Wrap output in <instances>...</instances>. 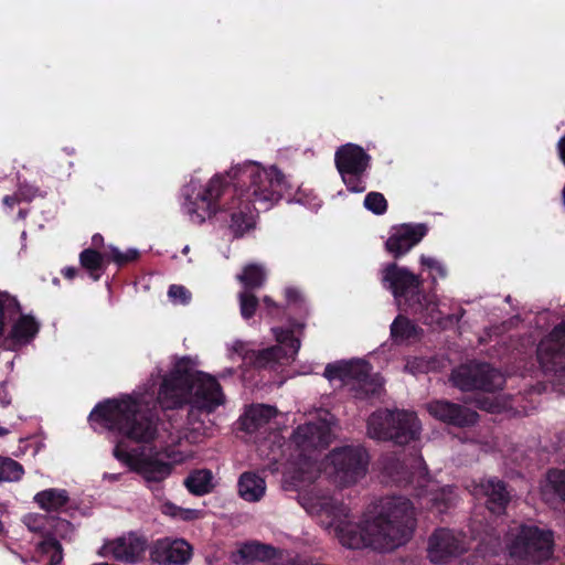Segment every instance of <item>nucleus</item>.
Wrapping results in <instances>:
<instances>
[{"instance_id": "47", "label": "nucleus", "mask_w": 565, "mask_h": 565, "mask_svg": "<svg viewBox=\"0 0 565 565\" xmlns=\"http://www.w3.org/2000/svg\"><path fill=\"white\" fill-rule=\"evenodd\" d=\"M39 192V188L28 184V183H20L19 184V194L22 196L25 201H31L36 196Z\"/></svg>"}, {"instance_id": "40", "label": "nucleus", "mask_w": 565, "mask_h": 565, "mask_svg": "<svg viewBox=\"0 0 565 565\" xmlns=\"http://www.w3.org/2000/svg\"><path fill=\"white\" fill-rule=\"evenodd\" d=\"M23 524L33 533H42L47 523L45 515L40 513H28L22 518Z\"/></svg>"}, {"instance_id": "55", "label": "nucleus", "mask_w": 565, "mask_h": 565, "mask_svg": "<svg viewBox=\"0 0 565 565\" xmlns=\"http://www.w3.org/2000/svg\"><path fill=\"white\" fill-rule=\"evenodd\" d=\"M63 524H64L65 526H71V523H70L68 521H65V520L63 521Z\"/></svg>"}, {"instance_id": "14", "label": "nucleus", "mask_w": 565, "mask_h": 565, "mask_svg": "<svg viewBox=\"0 0 565 565\" xmlns=\"http://www.w3.org/2000/svg\"><path fill=\"white\" fill-rule=\"evenodd\" d=\"M472 493L484 501L486 509L495 516L505 514L512 500L508 483L498 477L482 478L473 484Z\"/></svg>"}, {"instance_id": "22", "label": "nucleus", "mask_w": 565, "mask_h": 565, "mask_svg": "<svg viewBox=\"0 0 565 565\" xmlns=\"http://www.w3.org/2000/svg\"><path fill=\"white\" fill-rule=\"evenodd\" d=\"M480 526L481 523L472 521V539L478 542L475 547L476 552L483 558L498 555L502 550L500 533L490 525H487L483 531L480 532Z\"/></svg>"}, {"instance_id": "52", "label": "nucleus", "mask_w": 565, "mask_h": 565, "mask_svg": "<svg viewBox=\"0 0 565 565\" xmlns=\"http://www.w3.org/2000/svg\"><path fill=\"white\" fill-rule=\"evenodd\" d=\"M557 145H558L559 157H561L563 163L565 164V143H557Z\"/></svg>"}, {"instance_id": "27", "label": "nucleus", "mask_w": 565, "mask_h": 565, "mask_svg": "<svg viewBox=\"0 0 565 565\" xmlns=\"http://www.w3.org/2000/svg\"><path fill=\"white\" fill-rule=\"evenodd\" d=\"M239 497L247 502H258L266 491L265 479L253 471L241 475L237 483Z\"/></svg>"}, {"instance_id": "34", "label": "nucleus", "mask_w": 565, "mask_h": 565, "mask_svg": "<svg viewBox=\"0 0 565 565\" xmlns=\"http://www.w3.org/2000/svg\"><path fill=\"white\" fill-rule=\"evenodd\" d=\"M417 334V327L407 317L398 315L391 324V337L395 342L409 340Z\"/></svg>"}, {"instance_id": "46", "label": "nucleus", "mask_w": 565, "mask_h": 565, "mask_svg": "<svg viewBox=\"0 0 565 565\" xmlns=\"http://www.w3.org/2000/svg\"><path fill=\"white\" fill-rule=\"evenodd\" d=\"M167 508L169 510H171L172 516L180 518L181 520H184V521L193 520L198 513L195 510L181 509L175 505H169Z\"/></svg>"}, {"instance_id": "21", "label": "nucleus", "mask_w": 565, "mask_h": 565, "mask_svg": "<svg viewBox=\"0 0 565 565\" xmlns=\"http://www.w3.org/2000/svg\"><path fill=\"white\" fill-rule=\"evenodd\" d=\"M39 331L40 323L32 316L21 315L12 324L6 343L9 349L15 350L32 342Z\"/></svg>"}, {"instance_id": "25", "label": "nucleus", "mask_w": 565, "mask_h": 565, "mask_svg": "<svg viewBox=\"0 0 565 565\" xmlns=\"http://www.w3.org/2000/svg\"><path fill=\"white\" fill-rule=\"evenodd\" d=\"M286 350L280 345H273L263 350H254L248 358V366L254 369L277 370L286 364Z\"/></svg>"}, {"instance_id": "28", "label": "nucleus", "mask_w": 565, "mask_h": 565, "mask_svg": "<svg viewBox=\"0 0 565 565\" xmlns=\"http://www.w3.org/2000/svg\"><path fill=\"white\" fill-rule=\"evenodd\" d=\"M289 329H279L276 333L278 345L282 347L287 352L285 361L288 363L290 360H295L299 349L300 340L295 337L296 331H302L305 322L300 321L291 316L288 317Z\"/></svg>"}, {"instance_id": "17", "label": "nucleus", "mask_w": 565, "mask_h": 565, "mask_svg": "<svg viewBox=\"0 0 565 565\" xmlns=\"http://www.w3.org/2000/svg\"><path fill=\"white\" fill-rule=\"evenodd\" d=\"M147 548H149L147 539L134 532L108 541L103 546L104 555H110L114 559L127 564L140 562Z\"/></svg>"}, {"instance_id": "56", "label": "nucleus", "mask_w": 565, "mask_h": 565, "mask_svg": "<svg viewBox=\"0 0 565 565\" xmlns=\"http://www.w3.org/2000/svg\"><path fill=\"white\" fill-rule=\"evenodd\" d=\"M188 252H189V247H188V246H185V247H184V249H183V253L185 254V253H188Z\"/></svg>"}, {"instance_id": "51", "label": "nucleus", "mask_w": 565, "mask_h": 565, "mask_svg": "<svg viewBox=\"0 0 565 565\" xmlns=\"http://www.w3.org/2000/svg\"><path fill=\"white\" fill-rule=\"evenodd\" d=\"M2 202L4 205L12 209L19 203V199L15 195H6Z\"/></svg>"}, {"instance_id": "41", "label": "nucleus", "mask_w": 565, "mask_h": 565, "mask_svg": "<svg viewBox=\"0 0 565 565\" xmlns=\"http://www.w3.org/2000/svg\"><path fill=\"white\" fill-rule=\"evenodd\" d=\"M169 298L180 305H188L191 300V292L182 285H171L168 290Z\"/></svg>"}, {"instance_id": "54", "label": "nucleus", "mask_w": 565, "mask_h": 565, "mask_svg": "<svg viewBox=\"0 0 565 565\" xmlns=\"http://www.w3.org/2000/svg\"><path fill=\"white\" fill-rule=\"evenodd\" d=\"M7 431H8L7 429L0 428V436H3L4 434H7Z\"/></svg>"}, {"instance_id": "12", "label": "nucleus", "mask_w": 565, "mask_h": 565, "mask_svg": "<svg viewBox=\"0 0 565 565\" xmlns=\"http://www.w3.org/2000/svg\"><path fill=\"white\" fill-rule=\"evenodd\" d=\"M469 550L465 535L449 529H437L428 540L427 556L431 563L444 564Z\"/></svg>"}, {"instance_id": "57", "label": "nucleus", "mask_w": 565, "mask_h": 565, "mask_svg": "<svg viewBox=\"0 0 565 565\" xmlns=\"http://www.w3.org/2000/svg\"><path fill=\"white\" fill-rule=\"evenodd\" d=\"M559 141H561V142H564V141H565V137L561 138V140H559Z\"/></svg>"}, {"instance_id": "1", "label": "nucleus", "mask_w": 565, "mask_h": 565, "mask_svg": "<svg viewBox=\"0 0 565 565\" xmlns=\"http://www.w3.org/2000/svg\"><path fill=\"white\" fill-rule=\"evenodd\" d=\"M292 194V185L276 167L262 168L246 162L227 174H215L195 199H189L185 209L195 224H202L218 212L235 238L255 227L256 203L265 210Z\"/></svg>"}, {"instance_id": "31", "label": "nucleus", "mask_w": 565, "mask_h": 565, "mask_svg": "<svg viewBox=\"0 0 565 565\" xmlns=\"http://www.w3.org/2000/svg\"><path fill=\"white\" fill-rule=\"evenodd\" d=\"M285 299H286V312L289 310L290 313L297 316L296 319L303 321L309 311L306 300L303 299L301 292L294 287H288L285 289Z\"/></svg>"}, {"instance_id": "44", "label": "nucleus", "mask_w": 565, "mask_h": 565, "mask_svg": "<svg viewBox=\"0 0 565 565\" xmlns=\"http://www.w3.org/2000/svg\"><path fill=\"white\" fill-rule=\"evenodd\" d=\"M452 491L449 489L448 492L444 489L440 494H436L434 498L435 505L443 512L452 505Z\"/></svg>"}, {"instance_id": "18", "label": "nucleus", "mask_w": 565, "mask_h": 565, "mask_svg": "<svg viewBox=\"0 0 565 565\" xmlns=\"http://www.w3.org/2000/svg\"><path fill=\"white\" fill-rule=\"evenodd\" d=\"M427 409L436 419L459 428L471 427L479 418L478 413L469 407L445 399L430 402Z\"/></svg>"}, {"instance_id": "49", "label": "nucleus", "mask_w": 565, "mask_h": 565, "mask_svg": "<svg viewBox=\"0 0 565 565\" xmlns=\"http://www.w3.org/2000/svg\"><path fill=\"white\" fill-rule=\"evenodd\" d=\"M92 245H93L92 248H95L96 250H98V248H100V247H104L103 235L99 233L94 234L92 237Z\"/></svg>"}, {"instance_id": "53", "label": "nucleus", "mask_w": 565, "mask_h": 565, "mask_svg": "<svg viewBox=\"0 0 565 565\" xmlns=\"http://www.w3.org/2000/svg\"><path fill=\"white\" fill-rule=\"evenodd\" d=\"M397 481H405V482H411V476L408 475V472H403L402 476H398L396 478Z\"/></svg>"}, {"instance_id": "29", "label": "nucleus", "mask_w": 565, "mask_h": 565, "mask_svg": "<svg viewBox=\"0 0 565 565\" xmlns=\"http://www.w3.org/2000/svg\"><path fill=\"white\" fill-rule=\"evenodd\" d=\"M34 502L46 512H60L70 502L68 492L65 489L50 488L38 492Z\"/></svg>"}, {"instance_id": "43", "label": "nucleus", "mask_w": 565, "mask_h": 565, "mask_svg": "<svg viewBox=\"0 0 565 565\" xmlns=\"http://www.w3.org/2000/svg\"><path fill=\"white\" fill-rule=\"evenodd\" d=\"M362 174H344L341 175L343 179V182L347 185V189L350 192L360 193L365 190V185L363 184V181L361 179Z\"/></svg>"}, {"instance_id": "30", "label": "nucleus", "mask_w": 565, "mask_h": 565, "mask_svg": "<svg viewBox=\"0 0 565 565\" xmlns=\"http://www.w3.org/2000/svg\"><path fill=\"white\" fill-rule=\"evenodd\" d=\"M184 486L194 495H205L213 491V473L209 469L194 470L184 479Z\"/></svg>"}, {"instance_id": "13", "label": "nucleus", "mask_w": 565, "mask_h": 565, "mask_svg": "<svg viewBox=\"0 0 565 565\" xmlns=\"http://www.w3.org/2000/svg\"><path fill=\"white\" fill-rule=\"evenodd\" d=\"M193 556L192 545L184 539L161 537L149 545V557L158 565H186Z\"/></svg>"}, {"instance_id": "11", "label": "nucleus", "mask_w": 565, "mask_h": 565, "mask_svg": "<svg viewBox=\"0 0 565 565\" xmlns=\"http://www.w3.org/2000/svg\"><path fill=\"white\" fill-rule=\"evenodd\" d=\"M116 459L127 465L132 471L140 475L147 482H161L167 479L173 469L169 461H163L143 455H132L118 443L113 451Z\"/></svg>"}, {"instance_id": "36", "label": "nucleus", "mask_w": 565, "mask_h": 565, "mask_svg": "<svg viewBox=\"0 0 565 565\" xmlns=\"http://www.w3.org/2000/svg\"><path fill=\"white\" fill-rule=\"evenodd\" d=\"M239 312L244 320L252 319L258 307L259 300L250 290H243L238 294Z\"/></svg>"}, {"instance_id": "42", "label": "nucleus", "mask_w": 565, "mask_h": 565, "mask_svg": "<svg viewBox=\"0 0 565 565\" xmlns=\"http://www.w3.org/2000/svg\"><path fill=\"white\" fill-rule=\"evenodd\" d=\"M263 305L267 311V315L273 318L280 319L286 316V308L274 301L269 296H265L263 298Z\"/></svg>"}, {"instance_id": "5", "label": "nucleus", "mask_w": 565, "mask_h": 565, "mask_svg": "<svg viewBox=\"0 0 565 565\" xmlns=\"http://www.w3.org/2000/svg\"><path fill=\"white\" fill-rule=\"evenodd\" d=\"M382 281L395 300L404 301L412 313L419 315L424 323H429L427 318L424 317V312H429L433 318L438 305L424 291V280L420 275H415L406 267H399L396 263H390L383 269Z\"/></svg>"}, {"instance_id": "48", "label": "nucleus", "mask_w": 565, "mask_h": 565, "mask_svg": "<svg viewBox=\"0 0 565 565\" xmlns=\"http://www.w3.org/2000/svg\"><path fill=\"white\" fill-rule=\"evenodd\" d=\"M8 300L3 294H0V337L4 330V309Z\"/></svg>"}, {"instance_id": "39", "label": "nucleus", "mask_w": 565, "mask_h": 565, "mask_svg": "<svg viewBox=\"0 0 565 565\" xmlns=\"http://www.w3.org/2000/svg\"><path fill=\"white\" fill-rule=\"evenodd\" d=\"M419 263L423 267H426L430 270L433 286L437 284V277L445 278L447 276L446 267L439 260L433 257L422 255Z\"/></svg>"}, {"instance_id": "9", "label": "nucleus", "mask_w": 565, "mask_h": 565, "mask_svg": "<svg viewBox=\"0 0 565 565\" xmlns=\"http://www.w3.org/2000/svg\"><path fill=\"white\" fill-rule=\"evenodd\" d=\"M371 370V364L364 360L339 361L327 364L323 376L330 382L339 380L351 385L355 398L366 399L377 396L382 390V384L372 376Z\"/></svg>"}, {"instance_id": "33", "label": "nucleus", "mask_w": 565, "mask_h": 565, "mask_svg": "<svg viewBox=\"0 0 565 565\" xmlns=\"http://www.w3.org/2000/svg\"><path fill=\"white\" fill-rule=\"evenodd\" d=\"M238 280L243 284L244 290L253 291L264 286L266 273L262 266L249 264L244 267L243 273L238 276Z\"/></svg>"}, {"instance_id": "20", "label": "nucleus", "mask_w": 565, "mask_h": 565, "mask_svg": "<svg viewBox=\"0 0 565 565\" xmlns=\"http://www.w3.org/2000/svg\"><path fill=\"white\" fill-rule=\"evenodd\" d=\"M369 154L356 143H343L335 152V167L341 175L363 174L369 166Z\"/></svg>"}, {"instance_id": "3", "label": "nucleus", "mask_w": 565, "mask_h": 565, "mask_svg": "<svg viewBox=\"0 0 565 565\" xmlns=\"http://www.w3.org/2000/svg\"><path fill=\"white\" fill-rule=\"evenodd\" d=\"M225 401L221 384L209 374L193 370L191 360L183 356L161 381L158 403L163 409H177L190 404V415L214 412Z\"/></svg>"}, {"instance_id": "8", "label": "nucleus", "mask_w": 565, "mask_h": 565, "mask_svg": "<svg viewBox=\"0 0 565 565\" xmlns=\"http://www.w3.org/2000/svg\"><path fill=\"white\" fill-rule=\"evenodd\" d=\"M327 470L339 487L355 484L365 477L370 454L362 445H345L333 448L326 458Z\"/></svg>"}, {"instance_id": "19", "label": "nucleus", "mask_w": 565, "mask_h": 565, "mask_svg": "<svg viewBox=\"0 0 565 565\" xmlns=\"http://www.w3.org/2000/svg\"><path fill=\"white\" fill-rule=\"evenodd\" d=\"M292 441L303 454L324 449L331 443V428L323 420L306 423L294 431Z\"/></svg>"}, {"instance_id": "2", "label": "nucleus", "mask_w": 565, "mask_h": 565, "mask_svg": "<svg viewBox=\"0 0 565 565\" xmlns=\"http://www.w3.org/2000/svg\"><path fill=\"white\" fill-rule=\"evenodd\" d=\"M371 513L363 524L338 525V537L343 546L352 550L371 547L386 552L412 539L417 521L409 499L401 495L381 498Z\"/></svg>"}, {"instance_id": "50", "label": "nucleus", "mask_w": 565, "mask_h": 565, "mask_svg": "<svg viewBox=\"0 0 565 565\" xmlns=\"http://www.w3.org/2000/svg\"><path fill=\"white\" fill-rule=\"evenodd\" d=\"M62 274L66 279H74L78 274V269L76 267H66L62 270Z\"/></svg>"}, {"instance_id": "32", "label": "nucleus", "mask_w": 565, "mask_h": 565, "mask_svg": "<svg viewBox=\"0 0 565 565\" xmlns=\"http://www.w3.org/2000/svg\"><path fill=\"white\" fill-rule=\"evenodd\" d=\"M38 552L49 557V565H60L63 561V547L60 541L47 533L36 546Z\"/></svg>"}, {"instance_id": "6", "label": "nucleus", "mask_w": 565, "mask_h": 565, "mask_svg": "<svg viewBox=\"0 0 565 565\" xmlns=\"http://www.w3.org/2000/svg\"><path fill=\"white\" fill-rule=\"evenodd\" d=\"M553 544V533L533 524H518L505 534V547L515 565H539L547 561Z\"/></svg>"}, {"instance_id": "24", "label": "nucleus", "mask_w": 565, "mask_h": 565, "mask_svg": "<svg viewBox=\"0 0 565 565\" xmlns=\"http://www.w3.org/2000/svg\"><path fill=\"white\" fill-rule=\"evenodd\" d=\"M544 500L554 509L565 511V471L550 469L547 483L542 491Z\"/></svg>"}, {"instance_id": "45", "label": "nucleus", "mask_w": 565, "mask_h": 565, "mask_svg": "<svg viewBox=\"0 0 565 565\" xmlns=\"http://www.w3.org/2000/svg\"><path fill=\"white\" fill-rule=\"evenodd\" d=\"M254 349H250L245 342L236 341L233 345V352L237 354L243 363L248 365V358L253 353Z\"/></svg>"}, {"instance_id": "26", "label": "nucleus", "mask_w": 565, "mask_h": 565, "mask_svg": "<svg viewBox=\"0 0 565 565\" xmlns=\"http://www.w3.org/2000/svg\"><path fill=\"white\" fill-rule=\"evenodd\" d=\"M79 265L88 274L89 278L98 281L108 265L107 249L103 253L95 248H85L79 253Z\"/></svg>"}, {"instance_id": "23", "label": "nucleus", "mask_w": 565, "mask_h": 565, "mask_svg": "<svg viewBox=\"0 0 565 565\" xmlns=\"http://www.w3.org/2000/svg\"><path fill=\"white\" fill-rule=\"evenodd\" d=\"M276 415L277 409L274 406L265 404L252 405L239 418L241 429L248 434L255 433L267 425Z\"/></svg>"}, {"instance_id": "4", "label": "nucleus", "mask_w": 565, "mask_h": 565, "mask_svg": "<svg viewBox=\"0 0 565 565\" xmlns=\"http://www.w3.org/2000/svg\"><path fill=\"white\" fill-rule=\"evenodd\" d=\"M89 420L137 444H149L158 435V419L154 414L131 396L98 403L90 412Z\"/></svg>"}, {"instance_id": "16", "label": "nucleus", "mask_w": 565, "mask_h": 565, "mask_svg": "<svg viewBox=\"0 0 565 565\" xmlns=\"http://www.w3.org/2000/svg\"><path fill=\"white\" fill-rule=\"evenodd\" d=\"M428 233L424 223H404L393 227L392 233L385 242L386 250L398 259L416 246Z\"/></svg>"}, {"instance_id": "38", "label": "nucleus", "mask_w": 565, "mask_h": 565, "mask_svg": "<svg viewBox=\"0 0 565 565\" xmlns=\"http://www.w3.org/2000/svg\"><path fill=\"white\" fill-rule=\"evenodd\" d=\"M364 206L376 215L387 211L388 204L385 196L380 192H369L364 198Z\"/></svg>"}, {"instance_id": "7", "label": "nucleus", "mask_w": 565, "mask_h": 565, "mask_svg": "<svg viewBox=\"0 0 565 565\" xmlns=\"http://www.w3.org/2000/svg\"><path fill=\"white\" fill-rule=\"evenodd\" d=\"M420 422L415 413L404 409H379L367 419V435L377 440L404 446L419 438Z\"/></svg>"}, {"instance_id": "37", "label": "nucleus", "mask_w": 565, "mask_h": 565, "mask_svg": "<svg viewBox=\"0 0 565 565\" xmlns=\"http://www.w3.org/2000/svg\"><path fill=\"white\" fill-rule=\"evenodd\" d=\"M108 264L115 263L118 267H122L129 263L136 262L140 257V253L136 248H129L126 252H121L118 247H107Z\"/></svg>"}, {"instance_id": "35", "label": "nucleus", "mask_w": 565, "mask_h": 565, "mask_svg": "<svg viewBox=\"0 0 565 565\" xmlns=\"http://www.w3.org/2000/svg\"><path fill=\"white\" fill-rule=\"evenodd\" d=\"M24 475L23 466L10 457L0 458V484L2 482H15Z\"/></svg>"}, {"instance_id": "15", "label": "nucleus", "mask_w": 565, "mask_h": 565, "mask_svg": "<svg viewBox=\"0 0 565 565\" xmlns=\"http://www.w3.org/2000/svg\"><path fill=\"white\" fill-rule=\"evenodd\" d=\"M456 386L462 391L493 392L502 386L501 374L489 364H480L473 369H463L452 374Z\"/></svg>"}, {"instance_id": "10", "label": "nucleus", "mask_w": 565, "mask_h": 565, "mask_svg": "<svg viewBox=\"0 0 565 565\" xmlns=\"http://www.w3.org/2000/svg\"><path fill=\"white\" fill-rule=\"evenodd\" d=\"M536 356L544 374H565V320L554 326L540 341Z\"/></svg>"}]
</instances>
